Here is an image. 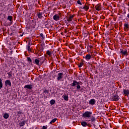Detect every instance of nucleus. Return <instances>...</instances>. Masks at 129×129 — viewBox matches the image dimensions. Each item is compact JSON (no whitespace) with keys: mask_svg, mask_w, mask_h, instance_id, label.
Returning a JSON list of instances; mask_svg holds the SVG:
<instances>
[{"mask_svg":"<svg viewBox=\"0 0 129 129\" xmlns=\"http://www.w3.org/2000/svg\"><path fill=\"white\" fill-rule=\"evenodd\" d=\"M82 117L84 118H89V120H88V121H92V123L93 125H95V122L97 118V116H95V114L92 113H83Z\"/></svg>","mask_w":129,"mask_h":129,"instance_id":"1","label":"nucleus"},{"mask_svg":"<svg viewBox=\"0 0 129 129\" xmlns=\"http://www.w3.org/2000/svg\"><path fill=\"white\" fill-rule=\"evenodd\" d=\"M76 85H77V89L78 90H79V89L81 88V86H80V85H82V83L81 82H77L75 80H73V83L70 84V86H72L73 87L76 86Z\"/></svg>","mask_w":129,"mask_h":129,"instance_id":"2","label":"nucleus"},{"mask_svg":"<svg viewBox=\"0 0 129 129\" xmlns=\"http://www.w3.org/2000/svg\"><path fill=\"white\" fill-rule=\"evenodd\" d=\"M40 65H42V64L44 63V57L35 59L34 63L36 65H39V63H40Z\"/></svg>","mask_w":129,"mask_h":129,"instance_id":"3","label":"nucleus"},{"mask_svg":"<svg viewBox=\"0 0 129 129\" xmlns=\"http://www.w3.org/2000/svg\"><path fill=\"white\" fill-rule=\"evenodd\" d=\"M5 85L6 86H12V83L11 82V81L10 80H7L5 81Z\"/></svg>","mask_w":129,"mask_h":129,"instance_id":"4","label":"nucleus"},{"mask_svg":"<svg viewBox=\"0 0 129 129\" xmlns=\"http://www.w3.org/2000/svg\"><path fill=\"white\" fill-rule=\"evenodd\" d=\"M26 124V121L23 120V121H21L19 123V125L20 127H22V126H24Z\"/></svg>","mask_w":129,"mask_h":129,"instance_id":"5","label":"nucleus"},{"mask_svg":"<svg viewBox=\"0 0 129 129\" xmlns=\"http://www.w3.org/2000/svg\"><path fill=\"white\" fill-rule=\"evenodd\" d=\"M120 53L122 54V55H123L124 56H127V50L123 51V50L121 49Z\"/></svg>","mask_w":129,"mask_h":129,"instance_id":"6","label":"nucleus"},{"mask_svg":"<svg viewBox=\"0 0 129 129\" xmlns=\"http://www.w3.org/2000/svg\"><path fill=\"white\" fill-rule=\"evenodd\" d=\"M62 76H63V73H58L57 80H61V79L62 78Z\"/></svg>","mask_w":129,"mask_h":129,"instance_id":"7","label":"nucleus"},{"mask_svg":"<svg viewBox=\"0 0 129 129\" xmlns=\"http://www.w3.org/2000/svg\"><path fill=\"white\" fill-rule=\"evenodd\" d=\"M112 99L114 101H117L119 100L118 99V95H114L112 98Z\"/></svg>","mask_w":129,"mask_h":129,"instance_id":"8","label":"nucleus"},{"mask_svg":"<svg viewBox=\"0 0 129 129\" xmlns=\"http://www.w3.org/2000/svg\"><path fill=\"white\" fill-rule=\"evenodd\" d=\"M95 8L96 11H100V10H101V5H100V4H98L95 6Z\"/></svg>","mask_w":129,"mask_h":129,"instance_id":"9","label":"nucleus"},{"mask_svg":"<svg viewBox=\"0 0 129 129\" xmlns=\"http://www.w3.org/2000/svg\"><path fill=\"white\" fill-rule=\"evenodd\" d=\"M95 101H96L95 99H92L89 102V104H91V105H93L94 104H95Z\"/></svg>","mask_w":129,"mask_h":129,"instance_id":"10","label":"nucleus"},{"mask_svg":"<svg viewBox=\"0 0 129 129\" xmlns=\"http://www.w3.org/2000/svg\"><path fill=\"white\" fill-rule=\"evenodd\" d=\"M73 18H74V15H70L69 18H67V21L68 22H71L72 20H73Z\"/></svg>","mask_w":129,"mask_h":129,"instance_id":"11","label":"nucleus"},{"mask_svg":"<svg viewBox=\"0 0 129 129\" xmlns=\"http://www.w3.org/2000/svg\"><path fill=\"white\" fill-rule=\"evenodd\" d=\"M24 88H27V89H32L33 86L32 85H27L24 86Z\"/></svg>","mask_w":129,"mask_h":129,"instance_id":"12","label":"nucleus"},{"mask_svg":"<svg viewBox=\"0 0 129 129\" xmlns=\"http://www.w3.org/2000/svg\"><path fill=\"white\" fill-rule=\"evenodd\" d=\"M53 51H50V50H47L46 52L47 55L49 56V57H51L52 54H53Z\"/></svg>","mask_w":129,"mask_h":129,"instance_id":"13","label":"nucleus"},{"mask_svg":"<svg viewBox=\"0 0 129 129\" xmlns=\"http://www.w3.org/2000/svg\"><path fill=\"white\" fill-rule=\"evenodd\" d=\"M86 60H90L91 59V55L90 54H88L85 56Z\"/></svg>","mask_w":129,"mask_h":129,"instance_id":"14","label":"nucleus"},{"mask_svg":"<svg viewBox=\"0 0 129 129\" xmlns=\"http://www.w3.org/2000/svg\"><path fill=\"white\" fill-rule=\"evenodd\" d=\"M123 93L125 96H127V95H129V90H123Z\"/></svg>","mask_w":129,"mask_h":129,"instance_id":"15","label":"nucleus"},{"mask_svg":"<svg viewBox=\"0 0 129 129\" xmlns=\"http://www.w3.org/2000/svg\"><path fill=\"white\" fill-rule=\"evenodd\" d=\"M59 16L55 15L54 16H53V20H54V21H59Z\"/></svg>","mask_w":129,"mask_h":129,"instance_id":"16","label":"nucleus"},{"mask_svg":"<svg viewBox=\"0 0 129 129\" xmlns=\"http://www.w3.org/2000/svg\"><path fill=\"white\" fill-rule=\"evenodd\" d=\"M81 125L84 127L87 126V125H88L87 122H85V121L81 122Z\"/></svg>","mask_w":129,"mask_h":129,"instance_id":"17","label":"nucleus"},{"mask_svg":"<svg viewBox=\"0 0 129 129\" xmlns=\"http://www.w3.org/2000/svg\"><path fill=\"white\" fill-rule=\"evenodd\" d=\"M42 13H41V12H38V13H37V17H38V18L39 19H42V18H43V16H42Z\"/></svg>","mask_w":129,"mask_h":129,"instance_id":"18","label":"nucleus"},{"mask_svg":"<svg viewBox=\"0 0 129 129\" xmlns=\"http://www.w3.org/2000/svg\"><path fill=\"white\" fill-rule=\"evenodd\" d=\"M81 9H83L84 10H85L86 11H88L89 10V7L87 6H84L83 8L80 7Z\"/></svg>","mask_w":129,"mask_h":129,"instance_id":"19","label":"nucleus"},{"mask_svg":"<svg viewBox=\"0 0 129 129\" xmlns=\"http://www.w3.org/2000/svg\"><path fill=\"white\" fill-rule=\"evenodd\" d=\"M7 74L8 75V78H11L13 76L12 74V72L11 71L10 72L8 73Z\"/></svg>","mask_w":129,"mask_h":129,"instance_id":"20","label":"nucleus"},{"mask_svg":"<svg viewBox=\"0 0 129 129\" xmlns=\"http://www.w3.org/2000/svg\"><path fill=\"white\" fill-rule=\"evenodd\" d=\"M31 43L29 42L28 43L27 50L28 51H31Z\"/></svg>","mask_w":129,"mask_h":129,"instance_id":"21","label":"nucleus"},{"mask_svg":"<svg viewBox=\"0 0 129 129\" xmlns=\"http://www.w3.org/2000/svg\"><path fill=\"white\" fill-rule=\"evenodd\" d=\"M7 20H9L10 22H12V21H13V16H9L8 17Z\"/></svg>","mask_w":129,"mask_h":129,"instance_id":"22","label":"nucleus"},{"mask_svg":"<svg viewBox=\"0 0 129 129\" xmlns=\"http://www.w3.org/2000/svg\"><path fill=\"white\" fill-rule=\"evenodd\" d=\"M69 97H68V95H65L63 97V99L66 100V101H68Z\"/></svg>","mask_w":129,"mask_h":129,"instance_id":"23","label":"nucleus"},{"mask_svg":"<svg viewBox=\"0 0 129 129\" xmlns=\"http://www.w3.org/2000/svg\"><path fill=\"white\" fill-rule=\"evenodd\" d=\"M3 116L4 118L7 119V118H9V114L8 113H5Z\"/></svg>","mask_w":129,"mask_h":129,"instance_id":"24","label":"nucleus"},{"mask_svg":"<svg viewBox=\"0 0 129 129\" xmlns=\"http://www.w3.org/2000/svg\"><path fill=\"white\" fill-rule=\"evenodd\" d=\"M3 80L2 79H0V89H2L3 88Z\"/></svg>","mask_w":129,"mask_h":129,"instance_id":"25","label":"nucleus"},{"mask_svg":"<svg viewBox=\"0 0 129 129\" xmlns=\"http://www.w3.org/2000/svg\"><path fill=\"white\" fill-rule=\"evenodd\" d=\"M56 120H57V118H54L50 122V124H51V123H53L54 122H55V121H56Z\"/></svg>","mask_w":129,"mask_h":129,"instance_id":"26","label":"nucleus"},{"mask_svg":"<svg viewBox=\"0 0 129 129\" xmlns=\"http://www.w3.org/2000/svg\"><path fill=\"white\" fill-rule=\"evenodd\" d=\"M50 103L51 105H53V104H55V100H51L50 101Z\"/></svg>","mask_w":129,"mask_h":129,"instance_id":"27","label":"nucleus"},{"mask_svg":"<svg viewBox=\"0 0 129 129\" xmlns=\"http://www.w3.org/2000/svg\"><path fill=\"white\" fill-rule=\"evenodd\" d=\"M43 93H44V95L49 93V90L47 89L44 90V91H43Z\"/></svg>","mask_w":129,"mask_h":129,"instance_id":"28","label":"nucleus"},{"mask_svg":"<svg viewBox=\"0 0 129 129\" xmlns=\"http://www.w3.org/2000/svg\"><path fill=\"white\" fill-rule=\"evenodd\" d=\"M124 26L125 28H126V29H129L128 24L125 23Z\"/></svg>","mask_w":129,"mask_h":129,"instance_id":"29","label":"nucleus"},{"mask_svg":"<svg viewBox=\"0 0 129 129\" xmlns=\"http://www.w3.org/2000/svg\"><path fill=\"white\" fill-rule=\"evenodd\" d=\"M45 27L46 28H49V24H48V21L45 22Z\"/></svg>","mask_w":129,"mask_h":129,"instance_id":"30","label":"nucleus"},{"mask_svg":"<svg viewBox=\"0 0 129 129\" xmlns=\"http://www.w3.org/2000/svg\"><path fill=\"white\" fill-rule=\"evenodd\" d=\"M82 66H83V62H81L80 63V64H79V67H82Z\"/></svg>","mask_w":129,"mask_h":129,"instance_id":"31","label":"nucleus"},{"mask_svg":"<svg viewBox=\"0 0 129 129\" xmlns=\"http://www.w3.org/2000/svg\"><path fill=\"white\" fill-rule=\"evenodd\" d=\"M77 4H78V5H80L81 6L82 5V3H81V2L80 1V0H78V1H77Z\"/></svg>","mask_w":129,"mask_h":129,"instance_id":"32","label":"nucleus"},{"mask_svg":"<svg viewBox=\"0 0 129 129\" xmlns=\"http://www.w3.org/2000/svg\"><path fill=\"white\" fill-rule=\"evenodd\" d=\"M27 60L29 62H31L32 63V59H31L30 57H27Z\"/></svg>","mask_w":129,"mask_h":129,"instance_id":"33","label":"nucleus"},{"mask_svg":"<svg viewBox=\"0 0 129 129\" xmlns=\"http://www.w3.org/2000/svg\"><path fill=\"white\" fill-rule=\"evenodd\" d=\"M41 37H42V39H45V37H44V34L43 33L40 34Z\"/></svg>","mask_w":129,"mask_h":129,"instance_id":"34","label":"nucleus"},{"mask_svg":"<svg viewBox=\"0 0 129 129\" xmlns=\"http://www.w3.org/2000/svg\"><path fill=\"white\" fill-rule=\"evenodd\" d=\"M42 129H47V126H43Z\"/></svg>","mask_w":129,"mask_h":129,"instance_id":"35","label":"nucleus"},{"mask_svg":"<svg viewBox=\"0 0 129 129\" xmlns=\"http://www.w3.org/2000/svg\"><path fill=\"white\" fill-rule=\"evenodd\" d=\"M37 2H38V0H34L33 4H36V3H37Z\"/></svg>","mask_w":129,"mask_h":129,"instance_id":"36","label":"nucleus"},{"mask_svg":"<svg viewBox=\"0 0 129 129\" xmlns=\"http://www.w3.org/2000/svg\"><path fill=\"white\" fill-rule=\"evenodd\" d=\"M85 113H91V112L87 111V112H85Z\"/></svg>","mask_w":129,"mask_h":129,"instance_id":"37","label":"nucleus"},{"mask_svg":"<svg viewBox=\"0 0 129 129\" xmlns=\"http://www.w3.org/2000/svg\"><path fill=\"white\" fill-rule=\"evenodd\" d=\"M87 126H91V124L89 123V124H88Z\"/></svg>","mask_w":129,"mask_h":129,"instance_id":"38","label":"nucleus"},{"mask_svg":"<svg viewBox=\"0 0 129 129\" xmlns=\"http://www.w3.org/2000/svg\"><path fill=\"white\" fill-rule=\"evenodd\" d=\"M82 90H83V88H82L81 89V90H80V91H81V92H83Z\"/></svg>","mask_w":129,"mask_h":129,"instance_id":"39","label":"nucleus"},{"mask_svg":"<svg viewBox=\"0 0 129 129\" xmlns=\"http://www.w3.org/2000/svg\"><path fill=\"white\" fill-rule=\"evenodd\" d=\"M108 114H109V113H106V115H108V116H109V115H108Z\"/></svg>","mask_w":129,"mask_h":129,"instance_id":"40","label":"nucleus"},{"mask_svg":"<svg viewBox=\"0 0 129 129\" xmlns=\"http://www.w3.org/2000/svg\"><path fill=\"white\" fill-rule=\"evenodd\" d=\"M64 33H65V34H66V33H67V30H65V31H64Z\"/></svg>","mask_w":129,"mask_h":129,"instance_id":"41","label":"nucleus"},{"mask_svg":"<svg viewBox=\"0 0 129 129\" xmlns=\"http://www.w3.org/2000/svg\"><path fill=\"white\" fill-rule=\"evenodd\" d=\"M127 17L129 19V14L127 15Z\"/></svg>","mask_w":129,"mask_h":129,"instance_id":"42","label":"nucleus"},{"mask_svg":"<svg viewBox=\"0 0 129 129\" xmlns=\"http://www.w3.org/2000/svg\"><path fill=\"white\" fill-rule=\"evenodd\" d=\"M38 4H40V1H38Z\"/></svg>","mask_w":129,"mask_h":129,"instance_id":"43","label":"nucleus"},{"mask_svg":"<svg viewBox=\"0 0 129 129\" xmlns=\"http://www.w3.org/2000/svg\"><path fill=\"white\" fill-rule=\"evenodd\" d=\"M90 48H92V46L91 45H90Z\"/></svg>","mask_w":129,"mask_h":129,"instance_id":"44","label":"nucleus"},{"mask_svg":"<svg viewBox=\"0 0 129 129\" xmlns=\"http://www.w3.org/2000/svg\"><path fill=\"white\" fill-rule=\"evenodd\" d=\"M112 116H113V117H114L115 116L114 115H112Z\"/></svg>","mask_w":129,"mask_h":129,"instance_id":"45","label":"nucleus"},{"mask_svg":"<svg viewBox=\"0 0 129 129\" xmlns=\"http://www.w3.org/2000/svg\"><path fill=\"white\" fill-rule=\"evenodd\" d=\"M0 16H1V14H0Z\"/></svg>","mask_w":129,"mask_h":129,"instance_id":"46","label":"nucleus"},{"mask_svg":"<svg viewBox=\"0 0 129 129\" xmlns=\"http://www.w3.org/2000/svg\"><path fill=\"white\" fill-rule=\"evenodd\" d=\"M0 59H1V57H0Z\"/></svg>","mask_w":129,"mask_h":129,"instance_id":"47","label":"nucleus"}]
</instances>
